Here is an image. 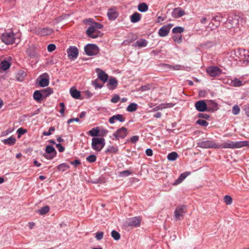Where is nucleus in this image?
I'll return each instance as SVG.
<instances>
[{
  "label": "nucleus",
  "instance_id": "nucleus-50",
  "mask_svg": "<svg viewBox=\"0 0 249 249\" xmlns=\"http://www.w3.org/2000/svg\"><path fill=\"white\" fill-rule=\"evenodd\" d=\"M92 85L94 86V88L96 89H101L103 87L102 85H101L98 83V80L97 79H95L94 81H93L92 82Z\"/></svg>",
  "mask_w": 249,
  "mask_h": 249
},
{
  "label": "nucleus",
  "instance_id": "nucleus-47",
  "mask_svg": "<svg viewBox=\"0 0 249 249\" xmlns=\"http://www.w3.org/2000/svg\"><path fill=\"white\" fill-rule=\"evenodd\" d=\"M96 156L93 154H92L87 157L86 160L88 162L92 163L96 161Z\"/></svg>",
  "mask_w": 249,
  "mask_h": 249
},
{
  "label": "nucleus",
  "instance_id": "nucleus-19",
  "mask_svg": "<svg viewBox=\"0 0 249 249\" xmlns=\"http://www.w3.org/2000/svg\"><path fill=\"white\" fill-rule=\"evenodd\" d=\"M175 104L173 103H164L160 104L153 108V111H157L159 110H162L166 108H171L173 107Z\"/></svg>",
  "mask_w": 249,
  "mask_h": 249
},
{
  "label": "nucleus",
  "instance_id": "nucleus-36",
  "mask_svg": "<svg viewBox=\"0 0 249 249\" xmlns=\"http://www.w3.org/2000/svg\"><path fill=\"white\" fill-rule=\"evenodd\" d=\"M138 108V105L135 103H131L126 108L128 112H132L136 111Z\"/></svg>",
  "mask_w": 249,
  "mask_h": 249
},
{
  "label": "nucleus",
  "instance_id": "nucleus-26",
  "mask_svg": "<svg viewBox=\"0 0 249 249\" xmlns=\"http://www.w3.org/2000/svg\"><path fill=\"white\" fill-rule=\"evenodd\" d=\"M118 151V147L117 145H108L105 153L107 154H115Z\"/></svg>",
  "mask_w": 249,
  "mask_h": 249
},
{
  "label": "nucleus",
  "instance_id": "nucleus-30",
  "mask_svg": "<svg viewBox=\"0 0 249 249\" xmlns=\"http://www.w3.org/2000/svg\"><path fill=\"white\" fill-rule=\"evenodd\" d=\"M133 174V171L132 170L129 169L124 170L122 172H120L118 174V176L120 178H125L126 177H128Z\"/></svg>",
  "mask_w": 249,
  "mask_h": 249
},
{
  "label": "nucleus",
  "instance_id": "nucleus-8",
  "mask_svg": "<svg viewBox=\"0 0 249 249\" xmlns=\"http://www.w3.org/2000/svg\"><path fill=\"white\" fill-rule=\"evenodd\" d=\"M127 135V129L124 127H122L118 129L113 135L115 137V140H119V139H124Z\"/></svg>",
  "mask_w": 249,
  "mask_h": 249
},
{
  "label": "nucleus",
  "instance_id": "nucleus-13",
  "mask_svg": "<svg viewBox=\"0 0 249 249\" xmlns=\"http://www.w3.org/2000/svg\"><path fill=\"white\" fill-rule=\"evenodd\" d=\"M38 79H39V85L41 87H46L49 84V76L46 73L40 76Z\"/></svg>",
  "mask_w": 249,
  "mask_h": 249
},
{
  "label": "nucleus",
  "instance_id": "nucleus-60",
  "mask_svg": "<svg viewBox=\"0 0 249 249\" xmlns=\"http://www.w3.org/2000/svg\"><path fill=\"white\" fill-rule=\"evenodd\" d=\"M198 117L200 118L208 119L210 117V116L207 114L200 113L198 114Z\"/></svg>",
  "mask_w": 249,
  "mask_h": 249
},
{
  "label": "nucleus",
  "instance_id": "nucleus-3",
  "mask_svg": "<svg viewBox=\"0 0 249 249\" xmlns=\"http://www.w3.org/2000/svg\"><path fill=\"white\" fill-rule=\"evenodd\" d=\"M187 212L186 206L184 205H178L174 212V218L176 221L181 220Z\"/></svg>",
  "mask_w": 249,
  "mask_h": 249
},
{
  "label": "nucleus",
  "instance_id": "nucleus-40",
  "mask_svg": "<svg viewBox=\"0 0 249 249\" xmlns=\"http://www.w3.org/2000/svg\"><path fill=\"white\" fill-rule=\"evenodd\" d=\"M50 210V207L48 206H45L41 209L37 210V212L40 215H44L46 214Z\"/></svg>",
  "mask_w": 249,
  "mask_h": 249
},
{
  "label": "nucleus",
  "instance_id": "nucleus-64",
  "mask_svg": "<svg viewBox=\"0 0 249 249\" xmlns=\"http://www.w3.org/2000/svg\"><path fill=\"white\" fill-rule=\"evenodd\" d=\"M245 111L246 114L249 117V105H246L245 106Z\"/></svg>",
  "mask_w": 249,
  "mask_h": 249
},
{
  "label": "nucleus",
  "instance_id": "nucleus-12",
  "mask_svg": "<svg viewBox=\"0 0 249 249\" xmlns=\"http://www.w3.org/2000/svg\"><path fill=\"white\" fill-rule=\"evenodd\" d=\"M172 27V24H169L161 27L159 30L158 34L160 37L167 36L170 32Z\"/></svg>",
  "mask_w": 249,
  "mask_h": 249
},
{
  "label": "nucleus",
  "instance_id": "nucleus-35",
  "mask_svg": "<svg viewBox=\"0 0 249 249\" xmlns=\"http://www.w3.org/2000/svg\"><path fill=\"white\" fill-rule=\"evenodd\" d=\"M43 94V98L47 97L53 92V89L51 88H47L41 90Z\"/></svg>",
  "mask_w": 249,
  "mask_h": 249
},
{
  "label": "nucleus",
  "instance_id": "nucleus-49",
  "mask_svg": "<svg viewBox=\"0 0 249 249\" xmlns=\"http://www.w3.org/2000/svg\"><path fill=\"white\" fill-rule=\"evenodd\" d=\"M240 111V109L238 106L235 105L233 107L232 109V112L234 115H238Z\"/></svg>",
  "mask_w": 249,
  "mask_h": 249
},
{
  "label": "nucleus",
  "instance_id": "nucleus-55",
  "mask_svg": "<svg viewBox=\"0 0 249 249\" xmlns=\"http://www.w3.org/2000/svg\"><path fill=\"white\" fill-rule=\"evenodd\" d=\"M55 48H56V46L53 44H50L48 45V46L47 47L48 51L49 52H52L54 51Z\"/></svg>",
  "mask_w": 249,
  "mask_h": 249
},
{
  "label": "nucleus",
  "instance_id": "nucleus-59",
  "mask_svg": "<svg viewBox=\"0 0 249 249\" xmlns=\"http://www.w3.org/2000/svg\"><path fill=\"white\" fill-rule=\"evenodd\" d=\"M119 100L120 97L118 95H115L111 99V102L113 103H116Z\"/></svg>",
  "mask_w": 249,
  "mask_h": 249
},
{
  "label": "nucleus",
  "instance_id": "nucleus-2",
  "mask_svg": "<svg viewBox=\"0 0 249 249\" xmlns=\"http://www.w3.org/2000/svg\"><path fill=\"white\" fill-rule=\"evenodd\" d=\"M105 145L104 138H93L92 139L91 147L96 151H100Z\"/></svg>",
  "mask_w": 249,
  "mask_h": 249
},
{
  "label": "nucleus",
  "instance_id": "nucleus-22",
  "mask_svg": "<svg viewBox=\"0 0 249 249\" xmlns=\"http://www.w3.org/2000/svg\"><path fill=\"white\" fill-rule=\"evenodd\" d=\"M107 15L110 20H114L119 15L118 12L114 9H110L108 10Z\"/></svg>",
  "mask_w": 249,
  "mask_h": 249
},
{
  "label": "nucleus",
  "instance_id": "nucleus-23",
  "mask_svg": "<svg viewBox=\"0 0 249 249\" xmlns=\"http://www.w3.org/2000/svg\"><path fill=\"white\" fill-rule=\"evenodd\" d=\"M190 174V173L189 172H186L182 174H181L179 178L176 179L173 183V185H178L180 183H181L185 178L189 175Z\"/></svg>",
  "mask_w": 249,
  "mask_h": 249
},
{
  "label": "nucleus",
  "instance_id": "nucleus-52",
  "mask_svg": "<svg viewBox=\"0 0 249 249\" xmlns=\"http://www.w3.org/2000/svg\"><path fill=\"white\" fill-rule=\"evenodd\" d=\"M17 132L18 134V138H20L21 135H23L27 132V130H26V129H23L21 127V128H18L17 130Z\"/></svg>",
  "mask_w": 249,
  "mask_h": 249
},
{
  "label": "nucleus",
  "instance_id": "nucleus-27",
  "mask_svg": "<svg viewBox=\"0 0 249 249\" xmlns=\"http://www.w3.org/2000/svg\"><path fill=\"white\" fill-rule=\"evenodd\" d=\"M93 27L92 25L91 24V25L87 30L86 33L88 36L92 38H96L98 37V36L93 34L96 31L95 29Z\"/></svg>",
  "mask_w": 249,
  "mask_h": 249
},
{
  "label": "nucleus",
  "instance_id": "nucleus-29",
  "mask_svg": "<svg viewBox=\"0 0 249 249\" xmlns=\"http://www.w3.org/2000/svg\"><path fill=\"white\" fill-rule=\"evenodd\" d=\"M130 19L132 23L138 22L141 20V15L137 12H135L130 16Z\"/></svg>",
  "mask_w": 249,
  "mask_h": 249
},
{
  "label": "nucleus",
  "instance_id": "nucleus-43",
  "mask_svg": "<svg viewBox=\"0 0 249 249\" xmlns=\"http://www.w3.org/2000/svg\"><path fill=\"white\" fill-rule=\"evenodd\" d=\"M223 18V15L222 14H218L217 15L213 17L212 19L217 21L219 23L215 25L216 27H217L219 25V22L221 21V19Z\"/></svg>",
  "mask_w": 249,
  "mask_h": 249
},
{
  "label": "nucleus",
  "instance_id": "nucleus-44",
  "mask_svg": "<svg viewBox=\"0 0 249 249\" xmlns=\"http://www.w3.org/2000/svg\"><path fill=\"white\" fill-rule=\"evenodd\" d=\"M173 38L174 41L178 44H180L182 41V37L181 35H174Z\"/></svg>",
  "mask_w": 249,
  "mask_h": 249
},
{
  "label": "nucleus",
  "instance_id": "nucleus-4",
  "mask_svg": "<svg viewBox=\"0 0 249 249\" xmlns=\"http://www.w3.org/2000/svg\"><path fill=\"white\" fill-rule=\"evenodd\" d=\"M84 50L86 54L89 56L96 55L99 52L98 47L93 44H89L86 45Z\"/></svg>",
  "mask_w": 249,
  "mask_h": 249
},
{
  "label": "nucleus",
  "instance_id": "nucleus-56",
  "mask_svg": "<svg viewBox=\"0 0 249 249\" xmlns=\"http://www.w3.org/2000/svg\"><path fill=\"white\" fill-rule=\"evenodd\" d=\"M93 27L96 29H102L103 28V25L97 22H92V24Z\"/></svg>",
  "mask_w": 249,
  "mask_h": 249
},
{
  "label": "nucleus",
  "instance_id": "nucleus-37",
  "mask_svg": "<svg viewBox=\"0 0 249 249\" xmlns=\"http://www.w3.org/2000/svg\"><path fill=\"white\" fill-rule=\"evenodd\" d=\"M26 76V73L24 71H19L17 74L16 78L19 81H22Z\"/></svg>",
  "mask_w": 249,
  "mask_h": 249
},
{
  "label": "nucleus",
  "instance_id": "nucleus-5",
  "mask_svg": "<svg viewBox=\"0 0 249 249\" xmlns=\"http://www.w3.org/2000/svg\"><path fill=\"white\" fill-rule=\"evenodd\" d=\"M1 40L7 45L12 44L15 42V35L12 32L3 33L1 36Z\"/></svg>",
  "mask_w": 249,
  "mask_h": 249
},
{
  "label": "nucleus",
  "instance_id": "nucleus-41",
  "mask_svg": "<svg viewBox=\"0 0 249 249\" xmlns=\"http://www.w3.org/2000/svg\"><path fill=\"white\" fill-rule=\"evenodd\" d=\"M178 157V155L176 152H172L169 153L167 156V159L170 161L176 160Z\"/></svg>",
  "mask_w": 249,
  "mask_h": 249
},
{
  "label": "nucleus",
  "instance_id": "nucleus-58",
  "mask_svg": "<svg viewBox=\"0 0 249 249\" xmlns=\"http://www.w3.org/2000/svg\"><path fill=\"white\" fill-rule=\"evenodd\" d=\"M60 107H61V109L59 110L60 113L62 115H64V112L65 110V104L64 103L62 102L60 103Z\"/></svg>",
  "mask_w": 249,
  "mask_h": 249
},
{
  "label": "nucleus",
  "instance_id": "nucleus-18",
  "mask_svg": "<svg viewBox=\"0 0 249 249\" xmlns=\"http://www.w3.org/2000/svg\"><path fill=\"white\" fill-rule=\"evenodd\" d=\"M115 121L124 122L125 121V118L123 115L118 114L111 116L109 119V122L111 124H113Z\"/></svg>",
  "mask_w": 249,
  "mask_h": 249
},
{
  "label": "nucleus",
  "instance_id": "nucleus-54",
  "mask_svg": "<svg viewBox=\"0 0 249 249\" xmlns=\"http://www.w3.org/2000/svg\"><path fill=\"white\" fill-rule=\"evenodd\" d=\"M55 128L54 127H51L47 132L44 131L43 132V135L44 136H50L52 134V132H53Z\"/></svg>",
  "mask_w": 249,
  "mask_h": 249
},
{
  "label": "nucleus",
  "instance_id": "nucleus-10",
  "mask_svg": "<svg viewBox=\"0 0 249 249\" xmlns=\"http://www.w3.org/2000/svg\"><path fill=\"white\" fill-rule=\"evenodd\" d=\"M207 72L212 77L218 76L222 73V71L216 66H211L206 69Z\"/></svg>",
  "mask_w": 249,
  "mask_h": 249
},
{
  "label": "nucleus",
  "instance_id": "nucleus-1",
  "mask_svg": "<svg viewBox=\"0 0 249 249\" xmlns=\"http://www.w3.org/2000/svg\"><path fill=\"white\" fill-rule=\"evenodd\" d=\"M249 145L248 141L233 142L228 140L222 144L216 143L214 140H209L200 141L197 143V146L202 148H228L238 149Z\"/></svg>",
  "mask_w": 249,
  "mask_h": 249
},
{
  "label": "nucleus",
  "instance_id": "nucleus-42",
  "mask_svg": "<svg viewBox=\"0 0 249 249\" xmlns=\"http://www.w3.org/2000/svg\"><path fill=\"white\" fill-rule=\"evenodd\" d=\"M88 133L91 136H97L99 133V127L93 128Z\"/></svg>",
  "mask_w": 249,
  "mask_h": 249
},
{
  "label": "nucleus",
  "instance_id": "nucleus-34",
  "mask_svg": "<svg viewBox=\"0 0 249 249\" xmlns=\"http://www.w3.org/2000/svg\"><path fill=\"white\" fill-rule=\"evenodd\" d=\"M4 143L8 144L9 145H13L16 142V139L13 136H11L7 139H4L3 141Z\"/></svg>",
  "mask_w": 249,
  "mask_h": 249
},
{
  "label": "nucleus",
  "instance_id": "nucleus-20",
  "mask_svg": "<svg viewBox=\"0 0 249 249\" xmlns=\"http://www.w3.org/2000/svg\"><path fill=\"white\" fill-rule=\"evenodd\" d=\"M96 72L98 74V78L102 80L104 83L107 81L108 75L102 70L100 69H96Z\"/></svg>",
  "mask_w": 249,
  "mask_h": 249
},
{
  "label": "nucleus",
  "instance_id": "nucleus-48",
  "mask_svg": "<svg viewBox=\"0 0 249 249\" xmlns=\"http://www.w3.org/2000/svg\"><path fill=\"white\" fill-rule=\"evenodd\" d=\"M224 202L227 205H231L232 202V199L230 196L226 195L224 197Z\"/></svg>",
  "mask_w": 249,
  "mask_h": 249
},
{
  "label": "nucleus",
  "instance_id": "nucleus-51",
  "mask_svg": "<svg viewBox=\"0 0 249 249\" xmlns=\"http://www.w3.org/2000/svg\"><path fill=\"white\" fill-rule=\"evenodd\" d=\"M196 123L203 126H207L208 125V123L207 121L201 119L197 120Z\"/></svg>",
  "mask_w": 249,
  "mask_h": 249
},
{
  "label": "nucleus",
  "instance_id": "nucleus-9",
  "mask_svg": "<svg viewBox=\"0 0 249 249\" xmlns=\"http://www.w3.org/2000/svg\"><path fill=\"white\" fill-rule=\"evenodd\" d=\"M53 32V29L49 27L41 28H37L35 29V33L41 36H45L51 35Z\"/></svg>",
  "mask_w": 249,
  "mask_h": 249
},
{
  "label": "nucleus",
  "instance_id": "nucleus-15",
  "mask_svg": "<svg viewBox=\"0 0 249 249\" xmlns=\"http://www.w3.org/2000/svg\"><path fill=\"white\" fill-rule=\"evenodd\" d=\"M241 50L231 51L230 53V60L232 61H240Z\"/></svg>",
  "mask_w": 249,
  "mask_h": 249
},
{
  "label": "nucleus",
  "instance_id": "nucleus-57",
  "mask_svg": "<svg viewBox=\"0 0 249 249\" xmlns=\"http://www.w3.org/2000/svg\"><path fill=\"white\" fill-rule=\"evenodd\" d=\"M104 235V232L102 231L98 232L96 233L95 237L97 240H101Z\"/></svg>",
  "mask_w": 249,
  "mask_h": 249
},
{
  "label": "nucleus",
  "instance_id": "nucleus-62",
  "mask_svg": "<svg viewBox=\"0 0 249 249\" xmlns=\"http://www.w3.org/2000/svg\"><path fill=\"white\" fill-rule=\"evenodd\" d=\"M132 42V39H127V40H124L123 43H122V45H129L131 42Z\"/></svg>",
  "mask_w": 249,
  "mask_h": 249
},
{
  "label": "nucleus",
  "instance_id": "nucleus-38",
  "mask_svg": "<svg viewBox=\"0 0 249 249\" xmlns=\"http://www.w3.org/2000/svg\"><path fill=\"white\" fill-rule=\"evenodd\" d=\"M231 84L234 87H239L242 86L243 83L242 81L238 78H235L231 80Z\"/></svg>",
  "mask_w": 249,
  "mask_h": 249
},
{
  "label": "nucleus",
  "instance_id": "nucleus-14",
  "mask_svg": "<svg viewBox=\"0 0 249 249\" xmlns=\"http://www.w3.org/2000/svg\"><path fill=\"white\" fill-rule=\"evenodd\" d=\"M230 28L234 27L238 24V17L236 15L229 16L228 18Z\"/></svg>",
  "mask_w": 249,
  "mask_h": 249
},
{
  "label": "nucleus",
  "instance_id": "nucleus-53",
  "mask_svg": "<svg viewBox=\"0 0 249 249\" xmlns=\"http://www.w3.org/2000/svg\"><path fill=\"white\" fill-rule=\"evenodd\" d=\"M139 137L138 136H133L130 138V140H127L126 142H127L130 141L132 143H135L139 141Z\"/></svg>",
  "mask_w": 249,
  "mask_h": 249
},
{
  "label": "nucleus",
  "instance_id": "nucleus-11",
  "mask_svg": "<svg viewBox=\"0 0 249 249\" xmlns=\"http://www.w3.org/2000/svg\"><path fill=\"white\" fill-rule=\"evenodd\" d=\"M68 57L71 59L76 58L78 54V50L75 46H70L67 50Z\"/></svg>",
  "mask_w": 249,
  "mask_h": 249
},
{
  "label": "nucleus",
  "instance_id": "nucleus-63",
  "mask_svg": "<svg viewBox=\"0 0 249 249\" xmlns=\"http://www.w3.org/2000/svg\"><path fill=\"white\" fill-rule=\"evenodd\" d=\"M146 154L148 156H152L153 155V151L150 148H148L145 151Z\"/></svg>",
  "mask_w": 249,
  "mask_h": 249
},
{
  "label": "nucleus",
  "instance_id": "nucleus-7",
  "mask_svg": "<svg viewBox=\"0 0 249 249\" xmlns=\"http://www.w3.org/2000/svg\"><path fill=\"white\" fill-rule=\"evenodd\" d=\"M195 106L196 109L199 112L212 110L210 108H208L207 105L204 100H199L196 102Z\"/></svg>",
  "mask_w": 249,
  "mask_h": 249
},
{
  "label": "nucleus",
  "instance_id": "nucleus-32",
  "mask_svg": "<svg viewBox=\"0 0 249 249\" xmlns=\"http://www.w3.org/2000/svg\"><path fill=\"white\" fill-rule=\"evenodd\" d=\"M57 170L61 172H64L70 168V166L66 163L60 164L57 166Z\"/></svg>",
  "mask_w": 249,
  "mask_h": 249
},
{
  "label": "nucleus",
  "instance_id": "nucleus-25",
  "mask_svg": "<svg viewBox=\"0 0 249 249\" xmlns=\"http://www.w3.org/2000/svg\"><path fill=\"white\" fill-rule=\"evenodd\" d=\"M118 85V82L115 78H110L108 82L107 86L110 89H115Z\"/></svg>",
  "mask_w": 249,
  "mask_h": 249
},
{
  "label": "nucleus",
  "instance_id": "nucleus-28",
  "mask_svg": "<svg viewBox=\"0 0 249 249\" xmlns=\"http://www.w3.org/2000/svg\"><path fill=\"white\" fill-rule=\"evenodd\" d=\"M240 61L249 62V54L247 51L244 50H241Z\"/></svg>",
  "mask_w": 249,
  "mask_h": 249
},
{
  "label": "nucleus",
  "instance_id": "nucleus-33",
  "mask_svg": "<svg viewBox=\"0 0 249 249\" xmlns=\"http://www.w3.org/2000/svg\"><path fill=\"white\" fill-rule=\"evenodd\" d=\"M71 96L75 99H79L80 96V92L76 89L71 88L70 89Z\"/></svg>",
  "mask_w": 249,
  "mask_h": 249
},
{
  "label": "nucleus",
  "instance_id": "nucleus-17",
  "mask_svg": "<svg viewBox=\"0 0 249 249\" xmlns=\"http://www.w3.org/2000/svg\"><path fill=\"white\" fill-rule=\"evenodd\" d=\"M45 152L48 154H53V155H52V156H51V155H50V156L44 155V156L45 157H46V159H49V160H51V159H53L56 154V152L55 149L54 148V147H53L52 146H51V145H47L46 147Z\"/></svg>",
  "mask_w": 249,
  "mask_h": 249
},
{
  "label": "nucleus",
  "instance_id": "nucleus-16",
  "mask_svg": "<svg viewBox=\"0 0 249 249\" xmlns=\"http://www.w3.org/2000/svg\"><path fill=\"white\" fill-rule=\"evenodd\" d=\"M185 12L180 8H176L173 9L172 12V16L175 18H178L185 15Z\"/></svg>",
  "mask_w": 249,
  "mask_h": 249
},
{
  "label": "nucleus",
  "instance_id": "nucleus-31",
  "mask_svg": "<svg viewBox=\"0 0 249 249\" xmlns=\"http://www.w3.org/2000/svg\"><path fill=\"white\" fill-rule=\"evenodd\" d=\"M11 66V64L7 60H4L0 63V68L3 71H6Z\"/></svg>",
  "mask_w": 249,
  "mask_h": 249
},
{
  "label": "nucleus",
  "instance_id": "nucleus-39",
  "mask_svg": "<svg viewBox=\"0 0 249 249\" xmlns=\"http://www.w3.org/2000/svg\"><path fill=\"white\" fill-rule=\"evenodd\" d=\"M148 7L145 3H142L138 6V10L141 12H145L148 10Z\"/></svg>",
  "mask_w": 249,
  "mask_h": 249
},
{
  "label": "nucleus",
  "instance_id": "nucleus-21",
  "mask_svg": "<svg viewBox=\"0 0 249 249\" xmlns=\"http://www.w3.org/2000/svg\"><path fill=\"white\" fill-rule=\"evenodd\" d=\"M147 44L148 42L146 40L144 39H140L133 44L132 46L135 48H142L146 47Z\"/></svg>",
  "mask_w": 249,
  "mask_h": 249
},
{
  "label": "nucleus",
  "instance_id": "nucleus-24",
  "mask_svg": "<svg viewBox=\"0 0 249 249\" xmlns=\"http://www.w3.org/2000/svg\"><path fill=\"white\" fill-rule=\"evenodd\" d=\"M34 99L38 103H40L43 98V94L41 90H36L33 94Z\"/></svg>",
  "mask_w": 249,
  "mask_h": 249
},
{
  "label": "nucleus",
  "instance_id": "nucleus-46",
  "mask_svg": "<svg viewBox=\"0 0 249 249\" xmlns=\"http://www.w3.org/2000/svg\"><path fill=\"white\" fill-rule=\"evenodd\" d=\"M184 31V29L180 26L174 27L172 29V32L174 34L179 33L180 34Z\"/></svg>",
  "mask_w": 249,
  "mask_h": 249
},
{
  "label": "nucleus",
  "instance_id": "nucleus-6",
  "mask_svg": "<svg viewBox=\"0 0 249 249\" xmlns=\"http://www.w3.org/2000/svg\"><path fill=\"white\" fill-rule=\"evenodd\" d=\"M142 218L140 216H135L130 218L126 222V225L133 227H139L141 225Z\"/></svg>",
  "mask_w": 249,
  "mask_h": 249
},
{
  "label": "nucleus",
  "instance_id": "nucleus-45",
  "mask_svg": "<svg viewBox=\"0 0 249 249\" xmlns=\"http://www.w3.org/2000/svg\"><path fill=\"white\" fill-rule=\"evenodd\" d=\"M111 236L114 238L115 240H118L120 239V233L116 231H112L111 233Z\"/></svg>",
  "mask_w": 249,
  "mask_h": 249
},
{
  "label": "nucleus",
  "instance_id": "nucleus-61",
  "mask_svg": "<svg viewBox=\"0 0 249 249\" xmlns=\"http://www.w3.org/2000/svg\"><path fill=\"white\" fill-rule=\"evenodd\" d=\"M56 147L58 148V151L60 152H62L64 151V147L62 146V145L60 143H57L56 144Z\"/></svg>",
  "mask_w": 249,
  "mask_h": 249
}]
</instances>
